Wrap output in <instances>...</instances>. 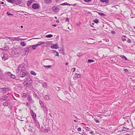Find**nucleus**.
<instances>
[{"label":"nucleus","instance_id":"f257e3e1","mask_svg":"<svg viewBox=\"0 0 135 135\" xmlns=\"http://www.w3.org/2000/svg\"><path fill=\"white\" fill-rule=\"evenodd\" d=\"M22 51V50H21L19 48H17L13 50L12 51V53L14 55L18 56L20 54L21 51Z\"/></svg>","mask_w":135,"mask_h":135},{"label":"nucleus","instance_id":"f03ea898","mask_svg":"<svg viewBox=\"0 0 135 135\" xmlns=\"http://www.w3.org/2000/svg\"><path fill=\"white\" fill-rule=\"evenodd\" d=\"M9 99L8 98V97L5 95L1 97L0 98V100L2 101L6 100L8 101L9 100Z\"/></svg>","mask_w":135,"mask_h":135},{"label":"nucleus","instance_id":"7ed1b4c3","mask_svg":"<svg viewBox=\"0 0 135 135\" xmlns=\"http://www.w3.org/2000/svg\"><path fill=\"white\" fill-rule=\"evenodd\" d=\"M1 89H2V92L4 94L7 93L9 90V89L7 88H1Z\"/></svg>","mask_w":135,"mask_h":135},{"label":"nucleus","instance_id":"20e7f679","mask_svg":"<svg viewBox=\"0 0 135 135\" xmlns=\"http://www.w3.org/2000/svg\"><path fill=\"white\" fill-rule=\"evenodd\" d=\"M23 71H25L24 70H21L20 72V76L21 77H24L26 75V73L24 72Z\"/></svg>","mask_w":135,"mask_h":135},{"label":"nucleus","instance_id":"39448f33","mask_svg":"<svg viewBox=\"0 0 135 135\" xmlns=\"http://www.w3.org/2000/svg\"><path fill=\"white\" fill-rule=\"evenodd\" d=\"M32 8L34 9H37L39 8V6L38 4L34 3L32 4Z\"/></svg>","mask_w":135,"mask_h":135},{"label":"nucleus","instance_id":"423d86ee","mask_svg":"<svg viewBox=\"0 0 135 135\" xmlns=\"http://www.w3.org/2000/svg\"><path fill=\"white\" fill-rule=\"evenodd\" d=\"M12 2V4L14 3L16 5L22 3L21 0H14V1L13 0Z\"/></svg>","mask_w":135,"mask_h":135},{"label":"nucleus","instance_id":"0eeeda50","mask_svg":"<svg viewBox=\"0 0 135 135\" xmlns=\"http://www.w3.org/2000/svg\"><path fill=\"white\" fill-rule=\"evenodd\" d=\"M58 44L56 43V44L52 45L50 47L52 49H57L58 47Z\"/></svg>","mask_w":135,"mask_h":135},{"label":"nucleus","instance_id":"6e6552de","mask_svg":"<svg viewBox=\"0 0 135 135\" xmlns=\"http://www.w3.org/2000/svg\"><path fill=\"white\" fill-rule=\"evenodd\" d=\"M27 100L31 104H32L33 102L34 101L32 100L31 95L28 96L27 97Z\"/></svg>","mask_w":135,"mask_h":135},{"label":"nucleus","instance_id":"1a4fd4ad","mask_svg":"<svg viewBox=\"0 0 135 135\" xmlns=\"http://www.w3.org/2000/svg\"><path fill=\"white\" fill-rule=\"evenodd\" d=\"M8 59V55L7 54H5L3 55L2 57V59L3 60L5 61L7 60Z\"/></svg>","mask_w":135,"mask_h":135},{"label":"nucleus","instance_id":"9d476101","mask_svg":"<svg viewBox=\"0 0 135 135\" xmlns=\"http://www.w3.org/2000/svg\"><path fill=\"white\" fill-rule=\"evenodd\" d=\"M34 120V122L35 124L36 125V126L37 127L39 128L40 127V125L39 123V122L38 121L36 120V119H35Z\"/></svg>","mask_w":135,"mask_h":135},{"label":"nucleus","instance_id":"9b49d317","mask_svg":"<svg viewBox=\"0 0 135 135\" xmlns=\"http://www.w3.org/2000/svg\"><path fill=\"white\" fill-rule=\"evenodd\" d=\"M8 75L9 76L12 78L14 79L15 78V76L14 75H13L11 74V73L9 72L8 73Z\"/></svg>","mask_w":135,"mask_h":135},{"label":"nucleus","instance_id":"f8f14e48","mask_svg":"<svg viewBox=\"0 0 135 135\" xmlns=\"http://www.w3.org/2000/svg\"><path fill=\"white\" fill-rule=\"evenodd\" d=\"M39 45L38 44H36V45H33L30 46V47H32V48L33 50H35L36 49V48L37 46H39Z\"/></svg>","mask_w":135,"mask_h":135},{"label":"nucleus","instance_id":"ddd939ff","mask_svg":"<svg viewBox=\"0 0 135 135\" xmlns=\"http://www.w3.org/2000/svg\"><path fill=\"white\" fill-rule=\"evenodd\" d=\"M33 2L32 0L28 1L27 2V4L28 6H30L31 4Z\"/></svg>","mask_w":135,"mask_h":135},{"label":"nucleus","instance_id":"4468645a","mask_svg":"<svg viewBox=\"0 0 135 135\" xmlns=\"http://www.w3.org/2000/svg\"><path fill=\"white\" fill-rule=\"evenodd\" d=\"M43 109V111L45 113H47V110L45 106H44V107H42Z\"/></svg>","mask_w":135,"mask_h":135},{"label":"nucleus","instance_id":"2eb2a0df","mask_svg":"<svg viewBox=\"0 0 135 135\" xmlns=\"http://www.w3.org/2000/svg\"><path fill=\"white\" fill-rule=\"evenodd\" d=\"M52 52L54 53L55 56H59V54L56 51H55V50H52Z\"/></svg>","mask_w":135,"mask_h":135},{"label":"nucleus","instance_id":"dca6fc26","mask_svg":"<svg viewBox=\"0 0 135 135\" xmlns=\"http://www.w3.org/2000/svg\"><path fill=\"white\" fill-rule=\"evenodd\" d=\"M120 57H121L122 59L123 60H127V61H128V60L127 59V58L124 56L121 55L120 56Z\"/></svg>","mask_w":135,"mask_h":135},{"label":"nucleus","instance_id":"f3484780","mask_svg":"<svg viewBox=\"0 0 135 135\" xmlns=\"http://www.w3.org/2000/svg\"><path fill=\"white\" fill-rule=\"evenodd\" d=\"M101 2L105 3L106 4L108 3L109 2V0H100Z\"/></svg>","mask_w":135,"mask_h":135},{"label":"nucleus","instance_id":"a211bd4d","mask_svg":"<svg viewBox=\"0 0 135 135\" xmlns=\"http://www.w3.org/2000/svg\"><path fill=\"white\" fill-rule=\"evenodd\" d=\"M52 0H45V3L46 4H48L50 3Z\"/></svg>","mask_w":135,"mask_h":135},{"label":"nucleus","instance_id":"6ab92c4d","mask_svg":"<svg viewBox=\"0 0 135 135\" xmlns=\"http://www.w3.org/2000/svg\"><path fill=\"white\" fill-rule=\"evenodd\" d=\"M4 49L5 50H8L9 49V46L7 45H6V43L5 44L4 46Z\"/></svg>","mask_w":135,"mask_h":135},{"label":"nucleus","instance_id":"aec40b11","mask_svg":"<svg viewBox=\"0 0 135 135\" xmlns=\"http://www.w3.org/2000/svg\"><path fill=\"white\" fill-rule=\"evenodd\" d=\"M11 38H10V40L11 41H14L15 40H16L17 41H19L18 40L16 39V38H16V37L13 38V37H11Z\"/></svg>","mask_w":135,"mask_h":135},{"label":"nucleus","instance_id":"412c9836","mask_svg":"<svg viewBox=\"0 0 135 135\" xmlns=\"http://www.w3.org/2000/svg\"><path fill=\"white\" fill-rule=\"evenodd\" d=\"M44 99L46 100H49L50 99V97L49 95H46L45 96Z\"/></svg>","mask_w":135,"mask_h":135},{"label":"nucleus","instance_id":"4be33fe9","mask_svg":"<svg viewBox=\"0 0 135 135\" xmlns=\"http://www.w3.org/2000/svg\"><path fill=\"white\" fill-rule=\"evenodd\" d=\"M80 75L77 74H75L74 75V77L76 78H79L80 77Z\"/></svg>","mask_w":135,"mask_h":135},{"label":"nucleus","instance_id":"5701e85b","mask_svg":"<svg viewBox=\"0 0 135 135\" xmlns=\"http://www.w3.org/2000/svg\"><path fill=\"white\" fill-rule=\"evenodd\" d=\"M60 5H62V6H64V5L70 6L71 5V4L68 3L67 2H65L64 3H63L61 4H60Z\"/></svg>","mask_w":135,"mask_h":135},{"label":"nucleus","instance_id":"b1692460","mask_svg":"<svg viewBox=\"0 0 135 135\" xmlns=\"http://www.w3.org/2000/svg\"><path fill=\"white\" fill-rule=\"evenodd\" d=\"M24 50L26 52H28L29 51V50L28 47L25 48Z\"/></svg>","mask_w":135,"mask_h":135},{"label":"nucleus","instance_id":"393cba45","mask_svg":"<svg viewBox=\"0 0 135 135\" xmlns=\"http://www.w3.org/2000/svg\"><path fill=\"white\" fill-rule=\"evenodd\" d=\"M32 118L34 120H35V119H36V114L35 113H33V114H32Z\"/></svg>","mask_w":135,"mask_h":135},{"label":"nucleus","instance_id":"a878e982","mask_svg":"<svg viewBox=\"0 0 135 135\" xmlns=\"http://www.w3.org/2000/svg\"><path fill=\"white\" fill-rule=\"evenodd\" d=\"M27 94L25 93H23L22 94V97L23 98H25L26 97Z\"/></svg>","mask_w":135,"mask_h":135},{"label":"nucleus","instance_id":"bb28decb","mask_svg":"<svg viewBox=\"0 0 135 135\" xmlns=\"http://www.w3.org/2000/svg\"><path fill=\"white\" fill-rule=\"evenodd\" d=\"M30 73L32 75H33L34 76H36V73L33 71H31Z\"/></svg>","mask_w":135,"mask_h":135},{"label":"nucleus","instance_id":"cd10ccee","mask_svg":"<svg viewBox=\"0 0 135 135\" xmlns=\"http://www.w3.org/2000/svg\"><path fill=\"white\" fill-rule=\"evenodd\" d=\"M53 36V35L51 34H49L47 35H46V37L47 38H51Z\"/></svg>","mask_w":135,"mask_h":135},{"label":"nucleus","instance_id":"c85d7f7f","mask_svg":"<svg viewBox=\"0 0 135 135\" xmlns=\"http://www.w3.org/2000/svg\"><path fill=\"white\" fill-rule=\"evenodd\" d=\"M93 22L96 24H97L99 22V20L98 19H95L94 20Z\"/></svg>","mask_w":135,"mask_h":135},{"label":"nucleus","instance_id":"c756f323","mask_svg":"<svg viewBox=\"0 0 135 135\" xmlns=\"http://www.w3.org/2000/svg\"><path fill=\"white\" fill-rule=\"evenodd\" d=\"M126 37L125 36H124L122 37V41H124L126 40Z\"/></svg>","mask_w":135,"mask_h":135},{"label":"nucleus","instance_id":"7c9ffc66","mask_svg":"<svg viewBox=\"0 0 135 135\" xmlns=\"http://www.w3.org/2000/svg\"><path fill=\"white\" fill-rule=\"evenodd\" d=\"M53 9L54 11L55 12H57L58 11V9H57L55 7L53 8Z\"/></svg>","mask_w":135,"mask_h":135},{"label":"nucleus","instance_id":"2f4dec72","mask_svg":"<svg viewBox=\"0 0 135 135\" xmlns=\"http://www.w3.org/2000/svg\"><path fill=\"white\" fill-rule=\"evenodd\" d=\"M21 45L22 46H25L26 45V44L25 43V42H24L23 41V42H22L21 43Z\"/></svg>","mask_w":135,"mask_h":135},{"label":"nucleus","instance_id":"473e14b6","mask_svg":"<svg viewBox=\"0 0 135 135\" xmlns=\"http://www.w3.org/2000/svg\"><path fill=\"white\" fill-rule=\"evenodd\" d=\"M8 105V103L7 102H3V105L4 106H7Z\"/></svg>","mask_w":135,"mask_h":135},{"label":"nucleus","instance_id":"72a5a7b5","mask_svg":"<svg viewBox=\"0 0 135 135\" xmlns=\"http://www.w3.org/2000/svg\"><path fill=\"white\" fill-rule=\"evenodd\" d=\"M40 104V105L41 106V108L44 107V104L43 103V102L40 101H39Z\"/></svg>","mask_w":135,"mask_h":135},{"label":"nucleus","instance_id":"f704fd0d","mask_svg":"<svg viewBox=\"0 0 135 135\" xmlns=\"http://www.w3.org/2000/svg\"><path fill=\"white\" fill-rule=\"evenodd\" d=\"M94 61L93 60L89 59L88 60V62L90 63V62H93Z\"/></svg>","mask_w":135,"mask_h":135},{"label":"nucleus","instance_id":"c9c22d12","mask_svg":"<svg viewBox=\"0 0 135 135\" xmlns=\"http://www.w3.org/2000/svg\"><path fill=\"white\" fill-rule=\"evenodd\" d=\"M38 44H37L39 45V46L41 45V44H44L45 43V42H42L41 41H40L38 42Z\"/></svg>","mask_w":135,"mask_h":135},{"label":"nucleus","instance_id":"e433bc0d","mask_svg":"<svg viewBox=\"0 0 135 135\" xmlns=\"http://www.w3.org/2000/svg\"><path fill=\"white\" fill-rule=\"evenodd\" d=\"M47 85L46 83H45L43 84V86L44 88H46L47 86Z\"/></svg>","mask_w":135,"mask_h":135},{"label":"nucleus","instance_id":"4c0bfd02","mask_svg":"<svg viewBox=\"0 0 135 135\" xmlns=\"http://www.w3.org/2000/svg\"><path fill=\"white\" fill-rule=\"evenodd\" d=\"M99 14L102 16H105V14L103 13L100 12L99 13Z\"/></svg>","mask_w":135,"mask_h":135},{"label":"nucleus","instance_id":"58836bf2","mask_svg":"<svg viewBox=\"0 0 135 135\" xmlns=\"http://www.w3.org/2000/svg\"><path fill=\"white\" fill-rule=\"evenodd\" d=\"M27 80H25L23 82V84L25 86H26V84H27Z\"/></svg>","mask_w":135,"mask_h":135},{"label":"nucleus","instance_id":"ea45409f","mask_svg":"<svg viewBox=\"0 0 135 135\" xmlns=\"http://www.w3.org/2000/svg\"><path fill=\"white\" fill-rule=\"evenodd\" d=\"M6 14L8 16H13V14L9 13L8 12H7Z\"/></svg>","mask_w":135,"mask_h":135},{"label":"nucleus","instance_id":"a19ab883","mask_svg":"<svg viewBox=\"0 0 135 135\" xmlns=\"http://www.w3.org/2000/svg\"><path fill=\"white\" fill-rule=\"evenodd\" d=\"M44 66L45 68H50L51 67V66L50 65H49L47 66L44 65Z\"/></svg>","mask_w":135,"mask_h":135},{"label":"nucleus","instance_id":"79ce46f5","mask_svg":"<svg viewBox=\"0 0 135 135\" xmlns=\"http://www.w3.org/2000/svg\"><path fill=\"white\" fill-rule=\"evenodd\" d=\"M75 69H76L75 68H73L71 69V71L73 72L75 71Z\"/></svg>","mask_w":135,"mask_h":135},{"label":"nucleus","instance_id":"37998d69","mask_svg":"<svg viewBox=\"0 0 135 135\" xmlns=\"http://www.w3.org/2000/svg\"><path fill=\"white\" fill-rule=\"evenodd\" d=\"M127 42L129 43H131V40L127 38Z\"/></svg>","mask_w":135,"mask_h":135},{"label":"nucleus","instance_id":"c03bdc74","mask_svg":"<svg viewBox=\"0 0 135 135\" xmlns=\"http://www.w3.org/2000/svg\"><path fill=\"white\" fill-rule=\"evenodd\" d=\"M85 129L87 131H89L90 129V128H89L88 127H85Z\"/></svg>","mask_w":135,"mask_h":135},{"label":"nucleus","instance_id":"a18cd8bd","mask_svg":"<svg viewBox=\"0 0 135 135\" xmlns=\"http://www.w3.org/2000/svg\"><path fill=\"white\" fill-rule=\"evenodd\" d=\"M7 1L10 3H12L13 0H7Z\"/></svg>","mask_w":135,"mask_h":135},{"label":"nucleus","instance_id":"49530a36","mask_svg":"<svg viewBox=\"0 0 135 135\" xmlns=\"http://www.w3.org/2000/svg\"><path fill=\"white\" fill-rule=\"evenodd\" d=\"M94 120L95 121V122L97 123H99L100 122V121L98 120H97V119H94Z\"/></svg>","mask_w":135,"mask_h":135},{"label":"nucleus","instance_id":"de8ad7c7","mask_svg":"<svg viewBox=\"0 0 135 135\" xmlns=\"http://www.w3.org/2000/svg\"><path fill=\"white\" fill-rule=\"evenodd\" d=\"M30 84H31L30 82L28 83V82H27V84H26V86L27 87L29 86H30Z\"/></svg>","mask_w":135,"mask_h":135},{"label":"nucleus","instance_id":"09e8293b","mask_svg":"<svg viewBox=\"0 0 135 135\" xmlns=\"http://www.w3.org/2000/svg\"><path fill=\"white\" fill-rule=\"evenodd\" d=\"M77 130L78 131H81V128L80 127H79L77 129Z\"/></svg>","mask_w":135,"mask_h":135},{"label":"nucleus","instance_id":"8fccbe9b","mask_svg":"<svg viewBox=\"0 0 135 135\" xmlns=\"http://www.w3.org/2000/svg\"><path fill=\"white\" fill-rule=\"evenodd\" d=\"M86 2H89L91 1V0H84Z\"/></svg>","mask_w":135,"mask_h":135},{"label":"nucleus","instance_id":"3c124183","mask_svg":"<svg viewBox=\"0 0 135 135\" xmlns=\"http://www.w3.org/2000/svg\"><path fill=\"white\" fill-rule=\"evenodd\" d=\"M111 32L112 33V34H115V31H111Z\"/></svg>","mask_w":135,"mask_h":135},{"label":"nucleus","instance_id":"603ef678","mask_svg":"<svg viewBox=\"0 0 135 135\" xmlns=\"http://www.w3.org/2000/svg\"><path fill=\"white\" fill-rule=\"evenodd\" d=\"M69 19L68 18H66V20H65V21L66 22H68L69 21Z\"/></svg>","mask_w":135,"mask_h":135},{"label":"nucleus","instance_id":"864d4df0","mask_svg":"<svg viewBox=\"0 0 135 135\" xmlns=\"http://www.w3.org/2000/svg\"><path fill=\"white\" fill-rule=\"evenodd\" d=\"M94 132L93 131H91V132H90V134H91L93 135L94 134Z\"/></svg>","mask_w":135,"mask_h":135},{"label":"nucleus","instance_id":"5fc2aeb1","mask_svg":"<svg viewBox=\"0 0 135 135\" xmlns=\"http://www.w3.org/2000/svg\"><path fill=\"white\" fill-rule=\"evenodd\" d=\"M26 105H27V106H29V104L28 103V102H27L26 103Z\"/></svg>","mask_w":135,"mask_h":135},{"label":"nucleus","instance_id":"6e6d98bb","mask_svg":"<svg viewBox=\"0 0 135 135\" xmlns=\"http://www.w3.org/2000/svg\"><path fill=\"white\" fill-rule=\"evenodd\" d=\"M56 22L57 23H59V21L58 20H57L56 21Z\"/></svg>","mask_w":135,"mask_h":135},{"label":"nucleus","instance_id":"4d7b16f0","mask_svg":"<svg viewBox=\"0 0 135 135\" xmlns=\"http://www.w3.org/2000/svg\"><path fill=\"white\" fill-rule=\"evenodd\" d=\"M52 26L54 27H56V24H54L52 25Z\"/></svg>","mask_w":135,"mask_h":135},{"label":"nucleus","instance_id":"13d9d810","mask_svg":"<svg viewBox=\"0 0 135 135\" xmlns=\"http://www.w3.org/2000/svg\"><path fill=\"white\" fill-rule=\"evenodd\" d=\"M126 72H128V70H127V69H126L125 70H124Z\"/></svg>","mask_w":135,"mask_h":135},{"label":"nucleus","instance_id":"bf43d9fd","mask_svg":"<svg viewBox=\"0 0 135 135\" xmlns=\"http://www.w3.org/2000/svg\"><path fill=\"white\" fill-rule=\"evenodd\" d=\"M6 38H8L9 39H10V38H11V37H7Z\"/></svg>","mask_w":135,"mask_h":135},{"label":"nucleus","instance_id":"052dcab7","mask_svg":"<svg viewBox=\"0 0 135 135\" xmlns=\"http://www.w3.org/2000/svg\"><path fill=\"white\" fill-rule=\"evenodd\" d=\"M4 2H1V4H4Z\"/></svg>","mask_w":135,"mask_h":135},{"label":"nucleus","instance_id":"680f3d73","mask_svg":"<svg viewBox=\"0 0 135 135\" xmlns=\"http://www.w3.org/2000/svg\"><path fill=\"white\" fill-rule=\"evenodd\" d=\"M20 27L21 28H23V26H21Z\"/></svg>","mask_w":135,"mask_h":135},{"label":"nucleus","instance_id":"e2e57ef3","mask_svg":"<svg viewBox=\"0 0 135 135\" xmlns=\"http://www.w3.org/2000/svg\"><path fill=\"white\" fill-rule=\"evenodd\" d=\"M31 113H32V114H33V113L32 110H31Z\"/></svg>","mask_w":135,"mask_h":135},{"label":"nucleus","instance_id":"0e129e2a","mask_svg":"<svg viewBox=\"0 0 135 135\" xmlns=\"http://www.w3.org/2000/svg\"><path fill=\"white\" fill-rule=\"evenodd\" d=\"M91 24H92V25H94V23H91Z\"/></svg>","mask_w":135,"mask_h":135},{"label":"nucleus","instance_id":"69168bd1","mask_svg":"<svg viewBox=\"0 0 135 135\" xmlns=\"http://www.w3.org/2000/svg\"><path fill=\"white\" fill-rule=\"evenodd\" d=\"M74 121L75 122H76V121L75 120H74Z\"/></svg>","mask_w":135,"mask_h":135},{"label":"nucleus","instance_id":"338daca9","mask_svg":"<svg viewBox=\"0 0 135 135\" xmlns=\"http://www.w3.org/2000/svg\"><path fill=\"white\" fill-rule=\"evenodd\" d=\"M63 49H62V50H61V49H60V50H59V51H63Z\"/></svg>","mask_w":135,"mask_h":135},{"label":"nucleus","instance_id":"774afa93","mask_svg":"<svg viewBox=\"0 0 135 135\" xmlns=\"http://www.w3.org/2000/svg\"><path fill=\"white\" fill-rule=\"evenodd\" d=\"M125 135H129V134H125Z\"/></svg>","mask_w":135,"mask_h":135}]
</instances>
